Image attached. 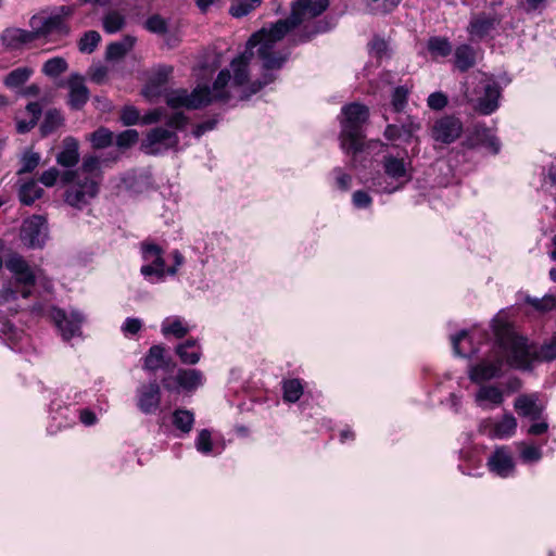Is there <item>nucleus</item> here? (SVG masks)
Here are the masks:
<instances>
[{
	"label": "nucleus",
	"mask_w": 556,
	"mask_h": 556,
	"mask_svg": "<svg viewBox=\"0 0 556 556\" xmlns=\"http://www.w3.org/2000/svg\"><path fill=\"white\" fill-rule=\"evenodd\" d=\"M79 161L78 142L72 137L63 141V150L56 155V162L64 167H73Z\"/></svg>",
	"instance_id": "nucleus-30"
},
{
	"label": "nucleus",
	"mask_w": 556,
	"mask_h": 556,
	"mask_svg": "<svg viewBox=\"0 0 556 556\" xmlns=\"http://www.w3.org/2000/svg\"><path fill=\"white\" fill-rule=\"evenodd\" d=\"M143 327L140 318L127 317L121 326V331L125 337L136 336Z\"/></svg>",
	"instance_id": "nucleus-54"
},
{
	"label": "nucleus",
	"mask_w": 556,
	"mask_h": 556,
	"mask_svg": "<svg viewBox=\"0 0 556 556\" xmlns=\"http://www.w3.org/2000/svg\"><path fill=\"white\" fill-rule=\"evenodd\" d=\"M59 174L55 167H51L41 174L39 181L46 187H52L55 185Z\"/></svg>",
	"instance_id": "nucleus-62"
},
{
	"label": "nucleus",
	"mask_w": 556,
	"mask_h": 556,
	"mask_svg": "<svg viewBox=\"0 0 556 556\" xmlns=\"http://www.w3.org/2000/svg\"><path fill=\"white\" fill-rule=\"evenodd\" d=\"M179 143V137L175 130L155 127L148 131L142 141V149L148 154L159 155L170 149H176Z\"/></svg>",
	"instance_id": "nucleus-13"
},
{
	"label": "nucleus",
	"mask_w": 556,
	"mask_h": 556,
	"mask_svg": "<svg viewBox=\"0 0 556 556\" xmlns=\"http://www.w3.org/2000/svg\"><path fill=\"white\" fill-rule=\"evenodd\" d=\"M68 105L73 110H81L89 100V90L85 85L84 77L78 73H73L67 79Z\"/></svg>",
	"instance_id": "nucleus-21"
},
{
	"label": "nucleus",
	"mask_w": 556,
	"mask_h": 556,
	"mask_svg": "<svg viewBox=\"0 0 556 556\" xmlns=\"http://www.w3.org/2000/svg\"><path fill=\"white\" fill-rule=\"evenodd\" d=\"M169 359L165 357V348L161 344L152 345L143 358V369L156 371L160 368H167Z\"/></svg>",
	"instance_id": "nucleus-28"
},
{
	"label": "nucleus",
	"mask_w": 556,
	"mask_h": 556,
	"mask_svg": "<svg viewBox=\"0 0 556 556\" xmlns=\"http://www.w3.org/2000/svg\"><path fill=\"white\" fill-rule=\"evenodd\" d=\"M343 115L340 132V146L346 154L353 155V166H355L357 153L364 148V126L368 119L369 112L366 105L359 103H350L341 110Z\"/></svg>",
	"instance_id": "nucleus-6"
},
{
	"label": "nucleus",
	"mask_w": 556,
	"mask_h": 556,
	"mask_svg": "<svg viewBox=\"0 0 556 556\" xmlns=\"http://www.w3.org/2000/svg\"><path fill=\"white\" fill-rule=\"evenodd\" d=\"M175 353L186 365H195L202 356V349L197 339H187L186 341L177 344Z\"/></svg>",
	"instance_id": "nucleus-25"
},
{
	"label": "nucleus",
	"mask_w": 556,
	"mask_h": 556,
	"mask_svg": "<svg viewBox=\"0 0 556 556\" xmlns=\"http://www.w3.org/2000/svg\"><path fill=\"white\" fill-rule=\"evenodd\" d=\"M29 266L24 258L21 256H12L7 261V268L12 271L15 276L22 274Z\"/></svg>",
	"instance_id": "nucleus-60"
},
{
	"label": "nucleus",
	"mask_w": 556,
	"mask_h": 556,
	"mask_svg": "<svg viewBox=\"0 0 556 556\" xmlns=\"http://www.w3.org/2000/svg\"><path fill=\"white\" fill-rule=\"evenodd\" d=\"M34 71L29 67H17L11 71L4 78V85L9 88H17L24 85L33 75Z\"/></svg>",
	"instance_id": "nucleus-37"
},
{
	"label": "nucleus",
	"mask_w": 556,
	"mask_h": 556,
	"mask_svg": "<svg viewBox=\"0 0 556 556\" xmlns=\"http://www.w3.org/2000/svg\"><path fill=\"white\" fill-rule=\"evenodd\" d=\"M21 162L22 167L18 170V174L30 173L38 166L40 162V155L36 152L27 151L23 154Z\"/></svg>",
	"instance_id": "nucleus-53"
},
{
	"label": "nucleus",
	"mask_w": 556,
	"mask_h": 556,
	"mask_svg": "<svg viewBox=\"0 0 556 556\" xmlns=\"http://www.w3.org/2000/svg\"><path fill=\"white\" fill-rule=\"evenodd\" d=\"M119 157V153L117 151H112L109 153V157L101 159L96 155L86 156L83 160L81 166L76 170H67L62 175V181L73 180L78 176H90L94 179H99V173L101 165L106 163L108 161L115 162Z\"/></svg>",
	"instance_id": "nucleus-19"
},
{
	"label": "nucleus",
	"mask_w": 556,
	"mask_h": 556,
	"mask_svg": "<svg viewBox=\"0 0 556 556\" xmlns=\"http://www.w3.org/2000/svg\"><path fill=\"white\" fill-rule=\"evenodd\" d=\"M194 421L193 412L187 408H176L172 413V424L174 428L180 432L179 437L189 434L193 428Z\"/></svg>",
	"instance_id": "nucleus-31"
},
{
	"label": "nucleus",
	"mask_w": 556,
	"mask_h": 556,
	"mask_svg": "<svg viewBox=\"0 0 556 556\" xmlns=\"http://www.w3.org/2000/svg\"><path fill=\"white\" fill-rule=\"evenodd\" d=\"M470 147L482 146L488 148L494 154L500 151V142L497 138L485 126L477 125L473 128L472 135L468 138Z\"/></svg>",
	"instance_id": "nucleus-24"
},
{
	"label": "nucleus",
	"mask_w": 556,
	"mask_h": 556,
	"mask_svg": "<svg viewBox=\"0 0 556 556\" xmlns=\"http://www.w3.org/2000/svg\"><path fill=\"white\" fill-rule=\"evenodd\" d=\"M331 175L336 180V186L341 191H348L351 188L352 177L343 172L342 168L336 167L332 169Z\"/></svg>",
	"instance_id": "nucleus-55"
},
{
	"label": "nucleus",
	"mask_w": 556,
	"mask_h": 556,
	"mask_svg": "<svg viewBox=\"0 0 556 556\" xmlns=\"http://www.w3.org/2000/svg\"><path fill=\"white\" fill-rule=\"evenodd\" d=\"M135 38L126 36L119 41L112 42L106 48L108 60H118L123 58L134 47Z\"/></svg>",
	"instance_id": "nucleus-35"
},
{
	"label": "nucleus",
	"mask_w": 556,
	"mask_h": 556,
	"mask_svg": "<svg viewBox=\"0 0 556 556\" xmlns=\"http://www.w3.org/2000/svg\"><path fill=\"white\" fill-rule=\"evenodd\" d=\"M204 382V374L195 368H179L174 376L165 377L162 380L165 390L186 395L195 393Z\"/></svg>",
	"instance_id": "nucleus-11"
},
{
	"label": "nucleus",
	"mask_w": 556,
	"mask_h": 556,
	"mask_svg": "<svg viewBox=\"0 0 556 556\" xmlns=\"http://www.w3.org/2000/svg\"><path fill=\"white\" fill-rule=\"evenodd\" d=\"M409 90L405 86L396 87L392 92L391 105L394 112L404 111L407 105Z\"/></svg>",
	"instance_id": "nucleus-47"
},
{
	"label": "nucleus",
	"mask_w": 556,
	"mask_h": 556,
	"mask_svg": "<svg viewBox=\"0 0 556 556\" xmlns=\"http://www.w3.org/2000/svg\"><path fill=\"white\" fill-rule=\"evenodd\" d=\"M101 40L97 30H88L79 40V50L83 53H92Z\"/></svg>",
	"instance_id": "nucleus-46"
},
{
	"label": "nucleus",
	"mask_w": 556,
	"mask_h": 556,
	"mask_svg": "<svg viewBox=\"0 0 556 556\" xmlns=\"http://www.w3.org/2000/svg\"><path fill=\"white\" fill-rule=\"evenodd\" d=\"M463 132V124L455 116H443L434 122L432 127V138L441 143L450 144L454 142Z\"/></svg>",
	"instance_id": "nucleus-17"
},
{
	"label": "nucleus",
	"mask_w": 556,
	"mask_h": 556,
	"mask_svg": "<svg viewBox=\"0 0 556 556\" xmlns=\"http://www.w3.org/2000/svg\"><path fill=\"white\" fill-rule=\"evenodd\" d=\"M138 139L139 134L136 129H127L117 135L116 146L119 149H127L134 146Z\"/></svg>",
	"instance_id": "nucleus-50"
},
{
	"label": "nucleus",
	"mask_w": 556,
	"mask_h": 556,
	"mask_svg": "<svg viewBox=\"0 0 556 556\" xmlns=\"http://www.w3.org/2000/svg\"><path fill=\"white\" fill-rule=\"evenodd\" d=\"M384 137L390 141H394V140H403L404 141V136L401 132V127L395 124H389L386 127Z\"/></svg>",
	"instance_id": "nucleus-64"
},
{
	"label": "nucleus",
	"mask_w": 556,
	"mask_h": 556,
	"mask_svg": "<svg viewBox=\"0 0 556 556\" xmlns=\"http://www.w3.org/2000/svg\"><path fill=\"white\" fill-rule=\"evenodd\" d=\"M477 61V51L469 43H462L454 51V63L457 70L466 72L473 67Z\"/></svg>",
	"instance_id": "nucleus-27"
},
{
	"label": "nucleus",
	"mask_w": 556,
	"mask_h": 556,
	"mask_svg": "<svg viewBox=\"0 0 556 556\" xmlns=\"http://www.w3.org/2000/svg\"><path fill=\"white\" fill-rule=\"evenodd\" d=\"M520 448V457L525 463H536L542 458L540 446L528 445L525 442L518 444Z\"/></svg>",
	"instance_id": "nucleus-48"
},
{
	"label": "nucleus",
	"mask_w": 556,
	"mask_h": 556,
	"mask_svg": "<svg viewBox=\"0 0 556 556\" xmlns=\"http://www.w3.org/2000/svg\"><path fill=\"white\" fill-rule=\"evenodd\" d=\"M517 426V419L510 413H506L500 420L482 419L479 422L478 431L490 439L505 440L516 433Z\"/></svg>",
	"instance_id": "nucleus-14"
},
{
	"label": "nucleus",
	"mask_w": 556,
	"mask_h": 556,
	"mask_svg": "<svg viewBox=\"0 0 556 556\" xmlns=\"http://www.w3.org/2000/svg\"><path fill=\"white\" fill-rule=\"evenodd\" d=\"M401 132L404 136V141L408 142L416 131L420 129V124L416 122L413 117L408 116L406 122L401 124Z\"/></svg>",
	"instance_id": "nucleus-57"
},
{
	"label": "nucleus",
	"mask_w": 556,
	"mask_h": 556,
	"mask_svg": "<svg viewBox=\"0 0 556 556\" xmlns=\"http://www.w3.org/2000/svg\"><path fill=\"white\" fill-rule=\"evenodd\" d=\"M491 472L501 478H507L515 471V463L509 450L506 446H498L488 459Z\"/></svg>",
	"instance_id": "nucleus-20"
},
{
	"label": "nucleus",
	"mask_w": 556,
	"mask_h": 556,
	"mask_svg": "<svg viewBox=\"0 0 556 556\" xmlns=\"http://www.w3.org/2000/svg\"><path fill=\"white\" fill-rule=\"evenodd\" d=\"M68 64L62 56H54L47 60L42 65V73L49 77H58L66 72Z\"/></svg>",
	"instance_id": "nucleus-41"
},
{
	"label": "nucleus",
	"mask_w": 556,
	"mask_h": 556,
	"mask_svg": "<svg viewBox=\"0 0 556 556\" xmlns=\"http://www.w3.org/2000/svg\"><path fill=\"white\" fill-rule=\"evenodd\" d=\"M538 401L539 399L535 394H522L515 400L514 407L519 415L531 420H538L543 413V406Z\"/></svg>",
	"instance_id": "nucleus-23"
},
{
	"label": "nucleus",
	"mask_w": 556,
	"mask_h": 556,
	"mask_svg": "<svg viewBox=\"0 0 556 556\" xmlns=\"http://www.w3.org/2000/svg\"><path fill=\"white\" fill-rule=\"evenodd\" d=\"M144 27L150 33L165 35L168 31V23L160 14H153L144 22Z\"/></svg>",
	"instance_id": "nucleus-45"
},
{
	"label": "nucleus",
	"mask_w": 556,
	"mask_h": 556,
	"mask_svg": "<svg viewBox=\"0 0 556 556\" xmlns=\"http://www.w3.org/2000/svg\"><path fill=\"white\" fill-rule=\"evenodd\" d=\"M137 406L146 415L155 414L161 404V387L154 380L137 389Z\"/></svg>",
	"instance_id": "nucleus-18"
},
{
	"label": "nucleus",
	"mask_w": 556,
	"mask_h": 556,
	"mask_svg": "<svg viewBox=\"0 0 556 556\" xmlns=\"http://www.w3.org/2000/svg\"><path fill=\"white\" fill-rule=\"evenodd\" d=\"M48 236L47 220L40 215L26 219L22 226V241L29 248H41Z\"/></svg>",
	"instance_id": "nucleus-16"
},
{
	"label": "nucleus",
	"mask_w": 556,
	"mask_h": 556,
	"mask_svg": "<svg viewBox=\"0 0 556 556\" xmlns=\"http://www.w3.org/2000/svg\"><path fill=\"white\" fill-rule=\"evenodd\" d=\"M492 328L495 337L492 349L479 362L468 367V377L477 384L501 378L506 365L515 367L509 361V349L501 344L498 336L505 328H510V324L497 314L492 320Z\"/></svg>",
	"instance_id": "nucleus-2"
},
{
	"label": "nucleus",
	"mask_w": 556,
	"mask_h": 556,
	"mask_svg": "<svg viewBox=\"0 0 556 556\" xmlns=\"http://www.w3.org/2000/svg\"><path fill=\"white\" fill-rule=\"evenodd\" d=\"M353 205L357 208H368L371 203V197L363 190H357L352 195Z\"/></svg>",
	"instance_id": "nucleus-59"
},
{
	"label": "nucleus",
	"mask_w": 556,
	"mask_h": 556,
	"mask_svg": "<svg viewBox=\"0 0 556 556\" xmlns=\"http://www.w3.org/2000/svg\"><path fill=\"white\" fill-rule=\"evenodd\" d=\"M195 448L203 455H207L213 451L212 434L207 429H202L195 439Z\"/></svg>",
	"instance_id": "nucleus-49"
},
{
	"label": "nucleus",
	"mask_w": 556,
	"mask_h": 556,
	"mask_svg": "<svg viewBox=\"0 0 556 556\" xmlns=\"http://www.w3.org/2000/svg\"><path fill=\"white\" fill-rule=\"evenodd\" d=\"M126 26V15L119 10H109L102 17V27L106 34H116Z\"/></svg>",
	"instance_id": "nucleus-32"
},
{
	"label": "nucleus",
	"mask_w": 556,
	"mask_h": 556,
	"mask_svg": "<svg viewBox=\"0 0 556 556\" xmlns=\"http://www.w3.org/2000/svg\"><path fill=\"white\" fill-rule=\"evenodd\" d=\"M283 400L295 403L303 394V386L299 379H288L282 382Z\"/></svg>",
	"instance_id": "nucleus-40"
},
{
	"label": "nucleus",
	"mask_w": 556,
	"mask_h": 556,
	"mask_svg": "<svg viewBox=\"0 0 556 556\" xmlns=\"http://www.w3.org/2000/svg\"><path fill=\"white\" fill-rule=\"evenodd\" d=\"M328 7V0H293L289 17L279 20L269 29L262 28L251 36L250 45L261 42L257 55L263 62L264 73L258 80L249 86L242 99L249 98L276 80L277 76L273 71L280 70L289 58V52L275 51L276 43L302 23L321 15Z\"/></svg>",
	"instance_id": "nucleus-1"
},
{
	"label": "nucleus",
	"mask_w": 556,
	"mask_h": 556,
	"mask_svg": "<svg viewBox=\"0 0 556 556\" xmlns=\"http://www.w3.org/2000/svg\"><path fill=\"white\" fill-rule=\"evenodd\" d=\"M140 250L144 262L140 268V273L144 279L152 283L164 281L166 277V266L163 258V249L153 242L144 241L141 243Z\"/></svg>",
	"instance_id": "nucleus-10"
},
{
	"label": "nucleus",
	"mask_w": 556,
	"mask_h": 556,
	"mask_svg": "<svg viewBox=\"0 0 556 556\" xmlns=\"http://www.w3.org/2000/svg\"><path fill=\"white\" fill-rule=\"evenodd\" d=\"M43 194V189L34 180L23 184L18 190V198L25 205H31Z\"/></svg>",
	"instance_id": "nucleus-34"
},
{
	"label": "nucleus",
	"mask_w": 556,
	"mask_h": 556,
	"mask_svg": "<svg viewBox=\"0 0 556 556\" xmlns=\"http://www.w3.org/2000/svg\"><path fill=\"white\" fill-rule=\"evenodd\" d=\"M33 33V28H30V30L21 28H8L2 35V40L7 47L11 49H18L24 45L37 40L36 35Z\"/></svg>",
	"instance_id": "nucleus-26"
},
{
	"label": "nucleus",
	"mask_w": 556,
	"mask_h": 556,
	"mask_svg": "<svg viewBox=\"0 0 556 556\" xmlns=\"http://www.w3.org/2000/svg\"><path fill=\"white\" fill-rule=\"evenodd\" d=\"M402 0H366L367 8L372 14H387L396 8Z\"/></svg>",
	"instance_id": "nucleus-44"
},
{
	"label": "nucleus",
	"mask_w": 556,
	"mask_h": 556,
	"mask_svg": "<svg viewBox=\"0 0 556 556\" xmlns=\"http://www.w3.org/2000/svg\"><path fill=\"white\" fill-rule=\"evenodd\" d=\"M114 134L108 128L100 127L90 135V141L94 149H104L112 144Z\"/></svg>",
	"instance_id": "nucleus-43"
},
{
	"label": "nucleus",
	"mask_w": 556,
	"mask_h": 556,
	"mask_svg": "<svg viewBox=\"0 0 556 556\" xmlns=\"http://www.w3.org/2000/svg\"><path fill=\"white\" fill-rule=\"evenodd\" d=\"M52 318L61 332L64 341L81 336V324L84 323L83 314L77 309L66 312L55 308L52 312Z\"/></svg>",
	"instance_id": "nucleus-15"
},
{
	"label": "nucleus",
	"mask_w": 556,
	"mask_h": 556,
	"mask_svg": "<svg viewBox=\"0 0 556 556\" xmlns=\"http://www.w3.org/2000/svg\"><path fill=\"white\" fill-rule=\"evenodd\" d=\"M63 123V117L60 111L52 109L47 111L45 119L40 126L42 135L47 136L59 128Z\"/></svg>",
	"instance_id": "nucleus-42"
},
{
	"label": "nucleus",
	"mask_w": 556,
	"mask_h": 556,
	"mask_svg": "<svg viewBox=\"0 0 556 556\" xmlns=\"http://www.w3.org/2000/svg\"><path fill=\"white\" fill-rule=\"evenodd\" d=\"M369 47V53L377 58L382 59L383 56L388 55V42L378 36L374 37V39L368 43Z\"/></svg>",
	"instance_id": "nucleus-52"
},
{
	"label": "nucleus",
	"mask_w": 556,
	"mask_h": 556,
	"mask_svg": "<svg viewBox=\"0 0 556 556\" xmlns=\"http://www.w3.org/2000/svg\"><path fill=\"white\" fill-rule=\"evenodd\" d=\"M500 332V342L509 349V361L518 369H531L533 362H552L556 359V336L545 341L540 348L528 343L527 338L518 336L513 326Z\"/></svg>",
	"instance_id": "nucleus-3"
},
{
	"label": "nucleus",
	"mask_w": 556,
	"mask_h": 556,
	"mask_svg": "<svg viewBox=\"0 0 556 556\" xmlns=\"http://www.w3.org/2000/svg\"><path fill=\"white\" fill-rule=\"evenodd\" d=\"M172 257L174 264L169 267H166V275L175 276L179 267L185 263V257L178 250L173 251Z\"/></svg>",
	"instance_id": "nucleus-63"
},
{
	"label": "nucleus",
	"mask_w": 556,
	"mask_h": 556,
	"mask_svg": "<svg viewBox=\"0 0 556 556\" xmlns=\"http://www.w3.org/2000/svg\"><path fill=\"white\" fill-rule=\"evenodd\" d=\"M189 330L187 321L179 316L166 317L161 324V332L164 337L173 336L181 339L188 334Z\"/></svg>",
	"instance_id": "nucleus-29"
},
{
	"label": "nucleus",
	"mask_w": 556,
	"mask_h": 556,
	"mask_svg": "<svg viewBox=\"0 0 556 556\" xmlns=\"http://www.w3.org/2000/svg\"><path fill=\"white\" fill-rule=\"evenodd\" d=\"M263 0H231L229 13L233 17H243L261 5Z\"/></svg>",
	"instance_id": "nucleus-38"
},
{
	"label": "nucleus",
	"mask_w": 556,
	"mask_h": 556,
	"mask_svg": "<svg viewBox=\"0 0 556 556\" xmlns=\"http://www.w3.org/2000/svg\"><path fill=\"white\" fill-rule=\"evenodd\" d=\"M140 113L139 111L132 106L127 105L122 110L121 121L126 126L136 125L139 122Z\"/></svg>",
	"instance_id": "nucleus-56"
},
{
	"label": "nucleus",
	"mask_w": 556,
	"mask_h": 556,
	"mask_svg": "<svg viewBox=\"0 0 556 556\" xmlns=\"http://www.w3.org/2000/svg\"><path fill=\"white\" fill-rule=\"evenodd\" d=\"M428 51L433 56L445 58L452 52V43L445 37L434 36L429 38L427 43Z\"/></svg>",
	"instance_id": "nucleus-36"
},
{
	"label": "nucleus",
	"mask_w": 556,
	"mask_h": 556,
	"mask_svg": "<svg viewBox=\"0 0 556 556\" xmlns=\"http://www.w3.org/2000/svg\"><path fill=\"white\" fill-rule=\"evenodd\" d=\"M468 338V331L462 330L458 333L452 336V346L454 354L459 357H471L477 354L478 350L472 349L469 353L463 352L460 349V342Z\"/></svg>",
	"instance_id": "nucleus-51"
},
{
	"label": "nucleus",
	"mask_w": 556,
	"mask_h": 556,
	"mask_svg": "<svg viewBox=\"0 0 556 556\" xmlns=\"http://www.w3.org/2000/svg\"><path fill=\"white\" fill-rule=\"evenodd\" d=\"M188 118L182 112H176L166 121L168 129H182L187 125Z\"/></svg>",
	"instance_id": "nucleus-61"
},
{
	"label": "nucleus",
	"mask_w": 556,
	"mask_h": 556,
	"mask_svg": "<svg viewBox=\"0 0 556 556\" xmlns=\"http://www.w3.org/2000/svg\"><path fill=\"white\" fill-rule=\"evenodd\" d=\"M230 79V71L227 68L222 70L213 83L212 90L207 86H198L192 92H188L187 89L182 88L176 89L166 94V103L172 109L186 108L188 110H197L214 101L227 102L230 99L227 90Z\"/></svg>",
	"instance_id": "nucleus-4"
},
{
	"label": "nucleus",
	"mask_w": 556,
	"mask_h": 556,
	"mask_svg": "<svg viewBox=\"0 0 556 556\" xmlns=\"http://www.w3.org/2000/svg\"><path fill=\"white\" fill-rule=\"evenodd\" d=\"M383 174L371 178L370 187L377 193H394L412 179L408 164L404 159L384 155L382 159Z\"/></svg>",
	"instance_id": "nucleus-8"
},
{
	"label": "nucleus",
	"mask_w": 556,
	"mask_h": 556,
	"mask_svg": "<svg viewBox=\"0 0 556 556\" xmlns=\"http://www.w3.org/2000/svg\"><path fill=\"white\" fill-rule=\"evenodd\" d=\"M74 14V8L71 5H60L50 11H41L29 21L30 28L37 39H47L50 41L60 40L71 33L70 18Z\"/></svg>",
	"instance_id": "nucleus-7"
},
{
	"label": "nucleus",
	"mask_w": 556,
	"mask_h": 556,
	"mask_svg": "<svg viewBox=\"0 0 556 556\" xmlns=\"http://www.w3.org/2000/svg\"><path fill=\"white\" fill-rule=\"evenodd\" d=\"M502 17L495 12H477L470 15L466 31L471 42H480L492 37L501 24Z\"/></svg>",
	"instance_id": "nucleus-12"
},
{
	"label": "nucleus",
	"mask_w": 556,
	"mask_h": 556,
	"mask_svg": "<svg viewBox=\"0 0 556 556\" xmlns=\"http://www.w3.org/2000/svg\"><path fill=\"white\" fill-rule=\"evenodd\" d=\"M427 104L432 110H442L447 105V97L440 91L432 92L427 99Z\"/></svg>",
	"instance_id": "nucleus-58"
},
{
	"label": "nucleus",
	"mask_w": 556,
	"mask_h": 556,
	"mask_svg": "<svg viewBox=\"0 0 556 556\" xmlns=\"http://www.w3.org/2000/svg\"><path fill=\"white\" fill-rule=\"evenodd\" d=\"M64 182L68 184L64 193V201L77 210H83L99 193L100 180L90 176L80 175L73 180Z\"/></svg>",
	"instance_id": "nucleus-9"
},
{
	"label": "nucleus",
	"mask_w": 556,
	"mask_h": 556,
	"mask_svg": "<svg viewBox=\"0 0 556 556\" xmlns=\"http://www.w3.org/2000/svg\"><path fill=\"white\" fill-rule=\"evenodd\" d=\"M463 93L466 102L482 115H490L498 108L501 88L485 73L475 72L469 75L464 83Z\"/></svg>",
	"instance_id": "nucleus-5"
},
{
	"label": "nucleus",
	"mask_w": 556,
	"mask_h": 556,
	"mask_svg": "<svg viewBox=\"0 0 556 556\" xmlns=\"http://www.w3.org/2000/svg\"><path fill=\"white\" fill-rule=\"evenodd\" d=\"M258 46L261 48V42L255 45H250V39L247 42L245 51L232 60L230 67L233 72L232 84L235 86H243L249 79V64L253 56L252 49Z\"/></svg>",
	"instance_id": "nucleus-22"
},
{
	"label": "nucleus",
	"mask_w": 556,
	"mask_h": 556,
	"mask_svg": "<svg viewBox=\"0 0 556 556\" xmlns=\"http://www.w3.org/2000/svg\"><path fill=\"white\" fill-rule=\"evenodd\" d=\"M504 401L503 392L494 386H482L476 393V402L482 406L489 402L493 405H500Z\"/></svg>",
	"instance_id": "nucleus-33"
},
{
	"label": "nucleus",
	"mask_w": 556,
	"mask_h": 556,
	"mask_svg": "<svg viewBox=\"0 0 556 556\" xmlns=\"http://www.w3.org/2000/svg\"><path fill=\"white\" fill-rule=\"evenodd\" d=\"M173 68L169 66H161L159 67L153 75L149 78V83L144 88V94L148 96L153 93V88L159 89L164 86L170 75Z\"/></svg>",
	"instance_id": "nucleus-39"
}]
</instances>
